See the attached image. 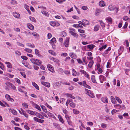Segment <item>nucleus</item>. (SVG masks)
<instances>
[{
	"mask_svg": "<svg viewBox=\"0 0 130 130\" xmlns=\"http://www.w3.org/2000/svg\"><path fill=\"white\" fill-rule=\"evenodd\" d=\"M108 9L110 11H114V13H116L118 11V8L114 5H110L109 6Z\"/></svg>",
	"mask_w": 130,
	"mask_h": 130,
	"instance_id": "1",
	"label": "nucleus"
},
{
	"mask_svg": "<svg viewBox=\"0 0 130 130\" xmlns=\"http://www.w3.org/2000/svg\"><path fill=\"white\" fill-rule=\"evenodd\" d=\"M30 60L32 63L38 66H40L42 63L41 61L39 59L32 58L30 59Z\"/></svg>",
	"mask_w": 130,
	"mask_h": 130,
	"instance_id": "2",
	"label": "nucleus"
},
{
	"mask_svg": "<svg viewBox=\"0 0 130 130\" xmlns=\"http://www.w3.org/2000/svg\"><path fill=\"white\" fill-rule=\"evenodd\" d=\"M85 90L86 93V94L90 97L93 98H94L95 96L92 91L86 89H85Z\"/></svg>",
	"mask_w": 130,
	"mask_h": 130,
	"instance_id": "3",
	"label": "nucleus"
},
{
	"mask_svg": "<svg viewBox=\"0 0 130 130\" xmlns=\"http://www.w3.org/2000/svg\"><path fill=\"white\" fill-rule=\"evenodd\" d=\"M69 38H67L63 44L66 47H68L69 44Z\"/></svg>",
	"mask_w": 130,
	"mask_h": 130,
	"instance_id": "4",
	"label": "nucleus"
},
{
	"mask_svg": "<svg viewBox=\"0 0 130 130\" xmlns=\"http://www.w3.org/2000/svg\"><path fill=\"white\" fill-rule=\"evenodd\" d=\"M12 84L11 83L8 82H6L5 83V84L6 85V86L5 87L7 91L9 90V88H10Z\"/></svg>",
	"mask_w": 130,
	"mask_h": 130,
	"instance_id": "5",
	"label": "nucleus"
},
{
	"mask_svg": "<svg viewBox=\"0 0 130 130\" xmlns=\"http://www.w3.org/2000/svg\"><path fill=\"white\" fill-rule=\"evenodd\" d=\"M47 67L48 70L49 71H50L54 73V68L51 64H49L47 65Z\"/></svg>",
	"mask_w": 130,
	"mask_h": 130,
	"instance_id": "6",
	"label": "nucleus"
},
{
	"mask_svg": "<svg viewBox=\"0 0 130 130\" xmlns=\"http://www.w3.org/2000/svg\"><path fill=\"white\" fill-rule=\"evenodd\" d=\"M34 120L35 121L39 123H42L44 121L43 120L39 119L36 117H34Z\"/></svg>",
	"mask_w": 130,
	"mask_h": 130,
	"instance_id": "7",
	"label": "nucleus"
},
{
	"mask_svg": "<svg viewBox=\"0 0 130 130\" xmlns=\"http://www.w3.org/2000/svg\"><path fill=\"white\" fill-rule=\"evenodd\" d=\"M5 97L6 99L9 101H10L12 102H13L14 100L12 98H11L10 96L8 94H6L5 95Z\"/></svg>",
	"mask_w": 130,
	"mask_h": 130,
	"instance_id": "8",
	"label": "nucleus"
},
{
	"mask_svg": "<svg viewBox=\"0 0 130 130\" xmlns=\"http://www.w3.org/2000/svg\"><path fill=\"white\" fill-rule=\"evenodd\" d=\"M41 83L44 86L47 87H50V84L49 83L41 81Z\"/></svg>",
	"mask_w": 130,
	"mask_h": 130,
	"instance_id": "9",
	"label": "nucleus"
},
{
	"mask_svg": "<svg viewBox=\"0 0 130 130\" xmlns=\"http://www.w3.org/2000/svg\"><path fill=\"white\" fill-rule=\"evenodd\" d=\"M13 15L15 18H19L20 16V14L16 12H13Z\"/></svg>",
	"mask_w": 130,
	"mask_h": 130,
	"instance_id": "10",
	"label": "nucleus"
},
{
	"mask_svg": "<svg viewBox=\"0 0 130 130\" xmlns=\"http://www.w3.org/2000/svg\"><path fill=\"white\" fill-rule=\"evenodd\" d=\"M21 110L22 111V112L19 110V112L22 115H23L26 117L27 118L28 117V116L27 114H26L23 111V110L21 108Z\"/></svg>",
	"mask_w": 130,
	"mask_h": 130,
	"instance_id": "11",
	"label": "nucleus"
},
{
	"mask_svg": "<svg viewBox=\"0 0 130 130\" xmlns=\"http://www.w3.org/2000/svg\"><path fill=\"white\" fill-rule=\"evenodd\" d=\"M56 39L55 38H53L50 41V43L52 44V45L54 44V43H56Z\"/></svg>",
	"mask_w": 130,
	"mask_h": 130,
	"instance_id": "12",
	"label": "nucleus"
},
{
	"mask_svg": "<svg viewBox=\"0 0 130 130\" xmlns=\"http://www.w3.org/2000/svg\"><path fill=\"white\" fill-rule=\"evenodd\" d=\"M27 26L28 28L31 30H33L34 29V26L30 23H28Z\"/></svg>",
	"mask_w": 130,
	"mask_h": 130,
	"instance_id": "13",
	"label": "nucleus"
},
{
	"mask_svg": "<svg viewBox=\"0 0 130 130\" xmlns=\"http://www.w3.org/2000/svg\"><path fill=\"white\" fill-rule=\"evenodd\" d=\"M83 25L84 26H86V25H89V22L85 19L83 20Z\"/></svg>",
	"mask_w": 130,
	"mask_h": 130,
	"instance_id": "14",
	"label": "nucleus"
},
{
	"mask_svg": "<svg viewBox=\"0 0 130 130\" xmlns=\"http://www.w3.org/2000/svg\"><path fill=\"white\" fill-rule=\"evenodd\" d=\"M102 101L104 103H108V101L106 97H104L101 98Z\"/></svg>",
	"mask_w": 130,
	"mask_h": 130,
	"instance_id": "15",
	"label": "nucleus"
},
{
	"mask_svg": "<svg viewBox=\"0 0 130 130\" xmlns=\"http://www.w3.org/2000/svg\"><path fill=\"white\" fill-rule=\"evenodd\" d=\"M32 85L37 90H39V88L38 85L34 82H32Z\"/></svg>",
	"mask_w": 130,
	"mask_h": 130,
	"instance_id": "16",
	"label": "nucleus"
},
{
	"mask_svg": "<svg viewBox=\"0 0 130 130\" xmlns=\"http://www.w3.org/2000/svg\"><path fill=\"white\" fill-rule=\"evenodd\" d=\"M72 75L73 76H75L76 75H79V73L77 72L74 69H73L72 71Z\"/></svg>",
	"mask_w": 130,
	"mask_h": 130,
	"instance_id": "17",
	"label": "nucleus"
},
{
	"mask_svg": "<svg viewBox=\"0 0 130 130\" xmlns=\"http://www.w3.org/2000/svg\"><path fill=\"white\" fill-rule=\"evenodd\" d=\"M83 86L89 89H90L91 88L90 86L87 84L86 82L85 81H84Z\"/></svg>",
	"mask_w": 130,
	"mask_h": 130,
	"instance_id": "18",
	"label": "nucleus"
},
{
	"mask_svg": "<svg viewBox=\"0 0 130 130\" xmlns=\"http://www.w3.org/2000/svg\"><path fill=\"white\" fill-rule=\"evenodd\" d=\"M112 103L113 104H115L116 103V101L115 99V98L113 96H111L110 97Z\"/></svg>",
	"mask_w": 130,
	"mask_h": 130,
	"instance_id": "19",
	"label": "nucleus"
},
{
	"mask_svg": "<svg viewBox=\"0 0 130 130\" xmlns=\"http://www.w3.org/2000/svg\"><path fill=\"white\" fill-rule=\"evenodd\" d=\"M95 47V45L93 44L89 45H87V47L88 48H89L90 49L92 50Z\"/></svg>",
	"mask_w": 130,
	"mask_h": 130,
	"instance_id": "20",
	"label": "nucleus"
},
{
	"mask_svg": "<svg viewBox=\"0 0 130 130\" xmlns=\"http://www.w3.org/2000/svg\"><path fill=\"white\" fill-rule=\"evenodd\" d=\"M111 49V48L110 47H109L104 52L103 54L104 55H106L108 53V52Z\"/></svg>",
	"mask_w": 130,
	"mask_h": 130,
	"instance_id": "21",
	"label": "nucleus"
},
{
	"mask_svg": "<svg viewBox=\"0 0 130 130\" xmlns=\"http://www.w3.org/2000/svg\"><path fill=\"white\" fill-rule=\"evenodd\" d=\"M105 119L107 121L108 120L110 121L112 120H113L112 118H111L110 116H105Z\"/></svg>",
	"mask_w": 130,
	"mask_h": 130,
	"instance_id": "22",
	"label": "nucleus"
},
{
	"mask_svg": "<svg viewBox=\"0 0 130 130\" xmlns=\"http://www.w3.org/2000/svg\"><path fill=\"white\" fill-rule=\"evenodd\" d=\"M69 55L72 58L75 59L76 57V56L72 53H70Z\"/></svg>",
	"mask_w": 130,
	"mask_h": 130,
	"instance_id": "23",
	"label": "nucleus"
},
{
	"mask_svg": "<svg viewBox=\"0 0 130 130\" xmlns=\"http://www.w3.org/2000/svg\"><path fill=\"white\" fill-rule=\"evenodd\" d=\"M5 64H7V66L9 68H12V66L11 65V64L8 62H6L5 63Z\"/></svg>",
	"mask_w": 130,
	"mask_h": 130,
	"instance_id": "24",
	"label": "nucleus"
},
{
	"mask_svg": "<svg viewBox=\"0 0 130 130\" xmlns=\"http://www.w3.org/2000/svg\"><path fill=\"white\" fill-rule=\"evenodd\" d=\"M58 117L60 122L62 123H64V121L63 119L62 118L61 116L60 115H59L58 116Z\"/></svg>",
	"mask_w": 130,
	"mask_h": 130,
	"instance_id": "25",
	"label": "nucleus"
},
{
	"mask_svg": "<svg viewBox=\"0 0 130 130\" xmlns=\"http://www.w3.org/2000/svg\"><path fill=\"white\" fill-rule=\"evenodd\" d=\"M47 114L48 117H52L53 118L55 117L53 113L50 112H47Z\"/></svg>",
	"mask_w": 130,
	"mask_h": 130,
	"instance_id": "26",
	"label": "nucleus"
},
{
	"mask_svg": "<svg viewBox=\"0 0 130 130\" xmlns=\"http://www.w3.org/2000/svg\"><path fill=\"white\" fill-rule=\"evenodd\" d=\"M24 50L25 51L28 52V53H30L32 52V51L30 49L26 48H25Z\"/></svg>",
	"mask_w": 130,
	"mask_h": 130,
	"instance_id": "27",
	"label": "nucleus"
},
{
	"mask_svg": "<svg viewBox=\"0 0 130 130\" xmlns=\"http://www.w3.org/2000/svg\"><path fill=\"white\" fill-rule=\"evenodd\" d=\"M9 111L11 112L14 115H15L17 114V111L13 109H10L9 110Z\"/></svg>",
	"mask_w": 130,
	"mask_h": 130,
	"instance_id": "28",
	"label": "nucleus"
},
{
	"mask_svg": "<svg viewBox=\"0 0 130 130\" xmlns=\"http://www.w3.org/2000/svg\"><path fill=\"white\" fill-rule=\"evenodd\" d=\"M94 63L93 61V60H91L90 61L88 65V67L90 68H91L92 67V65H93Z\"/></svg>",
	"mask_w": 130,
	"mask_h": 130,
	"instance_id": "29",
	"label": "nucleus"
},
{
	"mask_svg": "<svg viewBox=\"0 0 130 130\" xmlns=\"http://www.w3.org/2000/svg\"><path fill=\"white\" fill-rule=\"evenodd\" d=\"M66 95L68 97L74 99H75V97L74 96H73L71 94L67 93Z\"/></svg>",
	"mask_w": 130,
	"mask_h": 130,
	"instance_id": "30",
	"label": "nucleus"
},
{
	"mask_svg": "<svg viewBox=\"0 0 130 130\" xmlns=\"http://www.w3.org/2000/svg\"><path fill=\"white\" fill-rule=\"evenodd\" d=\"M41 12L42 13L45 15V16L48 17V13L47 12L44 11H42Z\"/></svg>",
	"mask_w": 130,
	"mask_h": 130,
	"instance_id": "31",
	"label": "nucleus"
},
{
	"mask_svg": "<svg viewBox=\"0 0 130 130\" xmlns=\"http://www.w3.org/2000/svg\"><path fill=\"white\" fill-rule=\"evenodd\" d=\"M123 48H121V47H120V48L118 50V54L119 55L121 54L123 51Z\"/></svg>",
	"mask_w": 130,
	"mask_h": 130,
	"instance_id": "32",
	"label": "nucleus"
},
{
	"mask_svg": "<svg viewBox=\"0 0 130 130\" xmlns=\"http://www.w3.org/2000/svg\"><path fill=\"white\" fill-rule=\"evenodd\" d=\"M99 4L100 6L103 7L105 6V3L103 1H102L100 2Z\"/></svg>",
	"mask_w": 130,
	"mask_h": 130,
	"instance_id": "33",
	"label": "nucleus"
},
{
	"mask_svg": "<svg viewBox=\"0 0 130 130\" xmlns=\"http://www.w3.org/2000/svg\"><path fill=\"white\" fill-rule=\"evenodd\" d=\"M29 19L32 22H36V20L33 17L31 16L29 17Z\"/></svg>",
	"mask_w": 130,
	"mask_h": 130,
	"instance_id": "34",
	"label": "nucleus"
},
{
	"mask_svg": "<svg viewBox=\"0 0 130 130\" xmlns=\"http://www.w3.org/2000/svg\"><path fill=\"white\" fill-rule=\"evenodd\" d=\"M115 98L116 100L119 102L120 104H121L122 103V101L121 99L118 97L116 96Z\"/></svg>",
	"mask_w": 130,
	"mask_h": 130,
	"instance_id": "35",
	"label": "nucleus"
},
{
	"mask_svg": "<svg viewBox=\"0 0 130 130\" xmlns=\"http://www.w3.org/2000/svg\"><path fill=\"white\" fill-rule=\"evenodd\" d=\"M26 45L27 46L31 47L34 48L35 47V46L34 44H32L31 43H27Z\"/></svg>",
	"mask_w": 130,
	"mask_h": 130,
	"instance_id": "36",
	"label": "nucleus"
},
{
	"mask_svg": "<svg viewBox=\"0 0 130 130\" xmlns=\"http://www.w3.org/2000/svg\"><path fill=\"white\" fill-rule=\"evenodd\" d=\"M101 12L100 10L99 9H97L95 11V15H99Z\"/></svg>",
	"mask_w": 130,
	"mask_h": 130,
	"instance_id": "37",
	"label": "nucleus"
},
{
	"mask_svg": "<svg viewBox=\"0 0 130 130\" xmlns=\"http://www.w3.org/2000/svg\"><path fill=\"white\" fill-rule=\"evenodd\" d=\"M27 113L31 115H34L35 114L34 112L32 111L28 110L27 111Z\"/></svg>",
	"mask_w": 130,
	"mask_h": 130,
	"instance_id": "38",
	"label": "nucleus"
},
{
	"mask_svg": "<svg viewBox=\"0 0 130 130\" xmlns=\"http://www.w3.org/2000/svg\"><path fill=\"white\" fill-rule=\"evenodd\" d=\"M99 26L98 25H96L95 26L94 28V30L95 31H98L99 29Z\"/></svg>",
	"mask_w": 130,
	"mask_h": 130,
	"instance_id": "39",
	"label": "nucleus"
},
{
	"mask_svg": "<svg viewBox=\"0 0 130 130\" xmlns=\"http://www.w3.org/2000/svg\"><path fill=\"white\" fill-rule=\"evenodd\" d=\"M70 106L72 108H74L75 106V104L73 102H71L70 103Z\"/></svg>",
	"mask_w": 130,
	"mask_h": 130,
	"instance_id": "40",
	"label": "nucleus"
},
{
	"mask_svg": "<svg viewBox=\"0 0 130 130\" xmlns=\"http://www.w3.org/2000/svg\"><path fill=\"white\" fill-rule=\"evenodd\" d=\"M65 117L67 121L68 120H69L70 119L71 116L68 115H66L65 116Z\"/></svg>",
	"mask_w": 130,
	"mask_h": 130,
	"instance_id": "41",
	"label": "nucleus"
},
{
	"mask_svg": "<svg viewBox=\"0 0 130 130\" xmlns=\"http://www.w3.org/2000/svg\"><path fill=\"white\" fill-rule=\"evenodd\" d=\"M20 72L22 75L23 76L24 78H26V76L24 72Z\"/></svg>",
	"mask_w": 130,
	"mask_h": 130,
	"instance_id": "42",
	"label": "nucleus"
},
{
	"mask_svg": "<svg viewBox=\"0 0 130 130\" xmlns=\"http://www.w3.org/2000/svg\"><path fill=\"white\" fill-rule=\"evenodd\" d=\"M48 52L50 53H51L52 55H56V53L53 51L51 50H49Z\"/></svg>",
	"mask_w": 130,
	"mask_h": 130,
	"instance_id": "43",
	"label": "nucleus"
},
{
	"mask_svg": "<svg viewBox=\"0 0 130 130\" xmlns=\"http://www.w3.org/2000/svg\"><path fill=\"white\" fill-rule=\"evenodd\" d=\"M22 105L23 106L25 107L26 108H27L28 107V105L27 104L25 103H23Z\"/></svg>",
	"mask_w": 130,
	"mask_h": 130,
	"instance_id": "44",
	"label": "nucleus"
},
{
	"mask_svg": "<svg viewBox=\"0 0 130 130\" xmlns=\"http://www.w3.org/2000/svg\"><path fill=\"white\" fill-rule=\"evenodd\" d=\"M77 60L79 63L80 64H82L83 65L84 64L83 63V62L80 59H77Z\"/></svg>",
	"mask_w": 130,
	"mask_h": 130,
	"instance_id": "45",
	"label": "nucleus"
},
{
	"mask_svg": "<svg viewBox=\"0 0 130 130\" xmlns=\"http://www.w3.org/2000/svg\"><path fill=\"white\" fill-rule=\"evenodd\" d=\"M15 81L18 83L19 84H21V82L20 80L18 79L17 78H15Z\"/></svg>",
	"mask_w": 130,
	"mask_h": 130,
	"instance_id": "46",
	"label": "nucleus"
},
{
	"mask_svg": "<svg viewBox=\"0 0 130 130\" xmlns=\"http://www.w3.org/2000/svg\"><path fill=\"white\" fill-rule=\"evenodd\" d=\"M100 22V24L102 27H105V25L104 23L102 21H99Z\"/></svg>",
	"mask_w": 130,
	"mask_h": 130,
	"instance_id": "47",
	"label": "nucleus"
},
{
	"mask_svg": "<svg viewBox=\"0 0 130 130\" xmlns=\"http://www.w3.org/2000/svg\"><path fill=\"white\" fill-rule=\"evenodd\" d=\"M32 34L36 38H38L39 37V35L37 33H32Z\"/></svg>",
	"mask_w": 130,
	"mask_h": 130,
	"instance_id": "48",
	"label": "nucleus"
},
{
	"mask_svg": "<svg viewBox=\"0 0 130 130\" xmlns=\"http://www.w3.org/2000/svg\"><path fill=\"white\" fill-rule=\"evenodd\" d=\"M41 107L43 111L45 113H47V109H46L45 107L44 106H41Z\"/></svg>",
	"mask_w": 130,
	"mask_h": 130,
	"instance_id": "49",
	"label": "nucleus"
},
{
	"mask_svg": "<svg viewBox=\"0 0 130 130\" xmlns=\"http://www.w3.org/2000/svg\"><path fill=\"white\" fill-rule=\"evenodd\" d=\"M15 54L18 56H20L21 55V52L19 51H17L15 52Z\"/></svg>",
	"mask_w": 130,
	"mask_h": 130,
	"instance_id": "50",
	"label": "nucleus"
},
{
	"mask_svg": "<svg viewBox=\"0 0 130 130\" xmlns=\"http://www.w3.org/2000/svg\"><path fill=\"white\" fill-rule=\"evenodd\" d=\"M119 110L115 109H113L111 111V114L112 115L114 113H116V112H118Z\"/></svg>",
	"mask_w": 130,
	"mask_h": 130,
	"instance_id": "51",
	"label": "nucleus"
},
{
	"mask_svg": "<svg viewBox=\"0 0 130 130\" xmlns=\"http://www.w3.org/2000/svg\"><path fill=\"white\" fill-rule=\"evenodd\" d=\"M56 1L59 3H62L63 2L65 1L66 0H56Z\"/></svg>",
	"mask_w": 130,
	"mask_h": 130,
	"instance_id": "52",
	"label": "nucleus"
},
{
	"mask_svg": "<svg viewBox=\"0 0 130 130\" xmlns=\"http://www.w3.org/2000/svg\"><path fill=\"white\" fill-rule=\"evenodd\" d=\"M21 57L22 59L25 60H27L28 59L27 57L25 56H21Z\"/></svg>",
	"mask_w": 130,
	"mask_h": 130,
	"instance_id": "53",
	"label": "nucleus"
},
{
	"mask_svg": "<svg viewBox=\"0 0 130 130\" xmlns=\"http://www.w3.org/2000/svg\"><path fill=\"white\" fill-rule=\"evenodd\" d=\"M101 126L103 128H105L106 127V124L105 123L101 124Z\"/></svg>",
	"mask_w": 130,
	"mask_h": 130,
	"instance_id": "54",
	"label": "nucleus"
},
{
	"mask_svg": "<svg viewBox=\"0 0 130 130\" xmlns=\"http://www.w3.org/2000/svg\"><path fill=\"white\" fill-rule=\"evenodd\" d=\"M52 59H53V60L55 62H59V60L56 58H54L53 57H52Z\"/></svg>",
	"mask_w": 130,
	"mask_h": 130,
	"instance_id": "55",
	"label": "nucleus"
},
{
	"mask_svg": "<svg viewBox=\"0 0 130 130\" xmlns=\"http://www.w3.org/2000/svg\"><path fill=\"white\" fill-rule=\"evenodd\" d=\"M35 54L36 55L39 56V51L37 49H35Z\"/></svg>",
	"mask_w": 130,
	"mask_h": 130,
	"instance_id": "56",
	"label": "nucleus"
},
{
	"mask_svg": "<svg viewBox=\"0 0 130 130\" xmlns=\"http://www.w3.org/2000/svg\"><path fill=\"white\" fill-rule=\"evenodd\" d=\"M73 113L75 114H76L79 113V112L78 111L76 110L75 109H73Z\"/></svg>",
	"mask_w": 130,
	"mask_h": 130,
	"instance_id": "57",
	"label": "nucleus"
},
{
	"mask_svg": "<svg viewBox=\"0 0 130 130\" xmlns=\"http://www.w3.org/2000/svg\"><path fill=\"white\" fill-rule=\"evenodd\" d=\"M71 34L72 35L76 37H77L78 36L77 33H71Z\"/></svg>",
	"mask_w": 130,
	"mask_h": 130,
	"instance_id": "58",
	"label": "nucleus"
},
{
	"mask_svg": "<svg viewBox=\"0 0 130 130\" xmlns=\"http://www.w3.org/2000/svg\"><path fill=\"white\" fill-rule=\"evenodd\" d=\"M35 105V108L39 110H41V109L40 107V106L36 104Z\"/></svg>",
	"mask_w": 130,
	"mask_h": 130,
	"instance_id": "59",
	"label": "nucleus"
},
{
	"mask_svg": "<svg viewBox=\"0 0 130 130\" xmlns=\"http://www.w3.org/2000/svg\"><path fill=\"white\" fill-rule=\"evenodd\" d=\"M38 116H37L38 117L41 119H43L44 118V117L42 115H40V113H38Z\"/></svg>",
	"mask_w": 130,
	"mask_h": 130,
	"instance_id": "60",
	"label": "nucleus"
},
{
	"mask_svg": "<svg viewBox=\"0 0 130 130\" xmlns=\"http://www.w3.org/2000/svg\"><path fill=\"white\" fill-rule=\"evenodd\" d=\"M0 68L2 70L4 68V65L1 62H0Z\"/></svg>",
	"mask_w": 130,
	"mask_h": 130,
	"instance_id": "61",
	"label": "nucleus"
},
{
	"mask_svg": "<svg viewBox=\"0 0 130 130\" xmlns=\"http://www.w3.org/2000/svg\"><path fill=\"white\" fill-rule=\"evenodd\" d=\"M11 122L13 124H14L15 125L17 126H19V124H18L16 123H15V122L13 120H12L11 121Z\"/></svg>",
	"mask_w": 130,
	"mask_h": 130,
	"instance_id": "62",
	"label": "nucleus"
},
{
	"mask_svg": "<svg viewBox=\"0 0 130 130\" xmlns=\"http://www.w3.org/2000/svg\"><path fill=\"white\" fill-rule=\"evenodd\" d=\"M61 56H62L66 57L67 56V54L66 53H64L61 54Z\"/></svg>",
	"mask_w": 130,
	"mask_h": 130,
	"instance_id": "63",
	"label": "nucleus"
},
{
	"mask_svg": "<svg viewBox=\"0 0 130 130\" xmlns=\"http://www.w3.org/2000/svg\"><path fill=\"white\" fill-rule=\"evenodd\" d=\"M55 22H50V24L51 26H54L55 24Z\"/></svg>",
	"mask_w": 130,
	"mask_h": 130,
	"instance_id": "64",
	"label": "nucleus"
}]
</instances>
